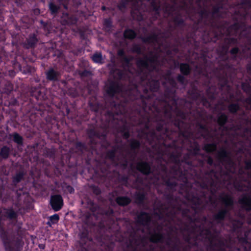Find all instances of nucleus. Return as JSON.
Masks as SVG:
<instances>
[{
  "label": "nucleus",
  "instance_id": "c03bdc74",
  "mask_svg": "<svg viewBox=\"0 0 251 251\" xmlns=\"http://www.w3.org/2000/svg\"><path fill=\"white\" fill-rule=\"evenodd\" d=\"M65 190L70 193H73L74 192V189L70 185H67L65 187Z\"/></svg>",
  "mask_w": 251,
  "mask_h": 251
},
{
  "label": "nucleus",
  "instance_id": "f03ea898",
  "mask_svg": "<svg viewBox=\"0 0 251 251\" xmlns=\"http://www.w3.org/2000/svg\"><path fill=\"white\" fill-rule=\"evenodd\" d=\"M17 212L12 208L0 207V238L6 251H21L22 223L17 220Z\"/></svg>",
  "mask_w": 251,
  "mask_h": 251
},
{
  "label": "nucleus",
  "instance_id": "423d86ee",
  "mask_svg": "<svg viewBox=\"0 0 251 251\" xmlns=\"http://www.w3.org/2000/svg\"><path fill=\"white\" fill-rule=\"evenodd\" d=\"M106 91L109 96L120 95L125 97L126 101L137 99L138 98L139 89L137 86H135L132 90H128L124 92L122 85L118 81L109 80L106 84Z\"/></svg>",
  "mask_w": 251,
  "mask_h": 251
},
{
  "label": "nucleus",
  "instance_id": "13d9d810",
  "mask_svg": "<svg viewBox=\"0 0 251 251\" xmlns=\"http://www.w3.org/2000/svg\"><path fill=\"white\" fill-rule=\"evenodd\" d=\"M133 243H132V241H131V242H130L129 245H130V246H132V245H133Z\"/></svg>",
  "mask_w": 251,
  "mask_h": 251
},
{
  "label": "nucleus",
  "instance_id": "9d476101",
  "mask_svg": "<svg viewBox=\"0 0 251 251\" xmlns=\"http://www.w3.org/2000/svg\"><path fill=\"white\" fill-rule=\"evenodd\" d=\"M221 89L223 91L224 89L227 90V96L226 97V100L228 101H239L242 100L241 98L237 97H235L232 90L231 88L227 84L226 82L224 83V84L221 86Z\"/></svg>",
  "mask_w": 251,
  "mask_h": 251
},
{
  "label": "nucleus",
  "instance_id": "393cba45",
  "mask_svg": "<svg viewBox=\"0 0 251 251\" xmlns=\"http://www.w3.org/2000/svg\"><path fill=\"white\" fill-rule=\"evenodd\" d=\"M203 149L206 152H213L217 149V145L215 143L206 144L204 145Z\"/></svg>",
  "mask_w": 251,
  "mask_h": 251
},
{
  "label": "nucleus",
  "instance_id": "72a5a7b5",
  "mask_svg": "<svg viewBox=\"0 0 251 251\" xmlns=\"http://www.w3.org/2000/svg\"><path fill=\"white\" fill-rule=\"evenodd\" d=\"M128 1L129 0H121L118 5L119 9L121 10H123L126 8Z\"/></svg>",
  "mask_w": 251,
  "mask_h": 251
},
{
  "label": "nucleus",
  "instance_id": "b1692460",
  "mask_svg": "<svg viewBox=\"0 0 251 251\" xmlns=\"http://www.w3.org/2000/svg\"><path fill=\"white\" fill-rule=\"evenodd\" d=\"M179 68L181 73L184 75H188L190 73L191 68L188 64L181 63Z\"/></svg>",
  "mask_w": 251,
  "mask_h": 251
},
{
  "label": "nucleus",
  "instance_id": "ea45409f",
  "mask_svg": "<svg viewBox=\"0 0 251 251\" xmlns=\"http://www.w3.org/2000/svg\"><path fill=\"white\" fill-rule=\"evenodd\" d=\"M194 99L197 100H198V99H201V101H202V102L203 103V104L206 102V100L205 98H204L203 97H201V95L200 94H198L197 93V94H196V95L194 97Z\"/></svg>",
  "mask_w": 251,
  "mask_h": 251
},
{
  "label": "nucleus",
  "instance_id": "39448f33",
  "mask_svg": "<svg viewBox=\"0 0 251 251\" xmlns=\"http://www.w3.org/2000/svg\"><path fill=\"white\" fill-rule=\"evenodd\" d=\"M140 146V142L135 139H132L130 141L131 150L125 149L123 146H117L113 150L108 151L106 153V156L112 161H115L116 155L117 156L118 162L116 165H120L124 168L127 167L129 161H133L136 155L135 150Z\"/></svg>",
  "mask_w": 251,
  "mask_h": 251
},
{
  "label": "nucleus",
  "instance_id": "aec40b11",
  "mask_svg": "<svg viewBox=\"0 0 251 251\" xmlns=\"http://www.w3.org/2000/svg\"><path fill=\"white\" fill-rule=\"evenodd\" d=\"M11 151L9 147L6 146H3L0 150V157L4 159L8 158Z\"/></svg>",
  "mask_w": 251,
  "mask_h": 251
},
{
  "label": "nucleus",
  "instance_id": "864d4df0",
  "mask_svg": "<svg viewBox=\"0 0 251 251\" xmlns=\"http://www.w3.org/2000/svg\"><path fill=\"white\" fill-rule=\"evenodd\" d=\"M190 237H186L185 238V240L186 242H187L188 243H190Z\"/></svg>",
  "mask_w": 251,
  "mask_h": 251
},
{
  "label": "nucleus",
  "instance_id": "a878e982",
  "mask_svg": "<svg viewBox=\"0 0 251 251\" xmlns=\"http://www.w3.org/2000/svg\"><path fill=\"white\" fill-rule=\"evenodd\" d=\"M117 204H129L131 202L130 198L127 197H119L116 198Z\"/></svg>",
  "mask_w": 251,
  "mask_h": 251
},
{
  "label": "nucleus",
  "instance_id": "dca6fc26",
  "mask_svg": "<svg viewBox=\"0 0 251 251\" xmlns=\"http://www.w3.org/2000/svg\"><path fill=\"white\" fill-rule=\"evenodd\" d=\"M61 5L54 0H50L49 2V8L52 15H56L60 11Z\"/></svg>",
  "mask_w": 251,
  "mask_h": 251
},
{
  "label": "nucleus",
  "instance_id": "8fccbe9b",
  "mask_svg": "<svg viewBox=\"0 0 251 251\" xmlns=\"http://www.w3.org/2000/svg\"><path fill=\"white\" fill-rule=\"evenodd\" d=\"M123 59H124V61L126 65H128L129 63V59L127 57H126V56H124V57L123 58Z\"/></svg>",
  "mask_w": 251,
  "mask_h": 251
},
{
  "label": "nucleus",
  "instance_id": "20e7f679",
  "mask_svg": "<svg viewBox=\"0 0 251 251\" xmlns=\"http://www.w3.org/2000/svg\"><path fill=\"white\" fill-rule=\"evenodd\" d=\"M245 169L239 171V177L233 183L235 189L243 192L240 204H251V160L245 161Z\"/></svg>",
  "mask_w": 251,
  "mask_h": 251
},
{
  "label": "nucleus",
  "instance_id": "4468645a",
  "mask_svg": "<svg viewBox=\"0 0 251 251\" xmlns=\"http://www.w3.org/2000/svg\"><path fill=\"white\" fill-rule=\"evenodd\" d=\"M38 39L35 34H30L28 38L26 39L25 42L24 43V47L26 49L34 48L37 43Z\"/></svg>",
  "mask_w": 251,
  "mask_h": 251
},
{
  "label": "nucleus",
  "instance_id": "bf43d9fd",
  "mask_svg": "<svg viewBox=\"0 0 251 251\" xmlns=\"http://www.w3.org/2000/svg\"><path fill=\"white\" fill-rule=\"evenodd\" d=\"M112 246V244H111V245H110V247H109V250H108V251H110V250H111V246Z\"/></svg>",
  "mask_w": 251,
  "mask_h": 251
},
{
  "label": "nucleus",
  "instance_id": "4be33fe9",
  "mask_svg": "<svg viewBox=\"0 0 251 251\" xmlns=\"http://www.w3.org/2000/svg\"><path fill=\"white\" fill-rule=\"evenodd\" d=\"M50 204H63V200L61 195H54L50 197Z\"/></svg>",
  "mask_w": 251,
  "mask_h": 251
},
{
  "label": "nucleus",
  "instance_id": "49530a36",
  "mask_svg": "<svg viewBox=\"0 0 251 251\" xmlns=\"http://www.w3.org/2000/svg\"><path fill=\"white\" fill-rule=\"evenodd\" d=\"M207 163L210 166H212L213 164V160L211 156H209L207 157Z\"/></svg>",
  "mask_w": 251,
  "mask_h": 251
},
{
  "label": "nucleus",
  "instance_id": "37998d69",
  "mask_svg": "<svg viewBox=\"0 0 251 251\" xmlns=\"http://www.w3.org/2000/svg\"><path fill=\"white\" fill-rule=\"evenodd\" d=\"M63 205H51V208L54 211H58L60 210Z\"/></svg>",
  "mask_w": 251,
  "mask_h": 251
},
{
  "label": "nucleus",
  "instance_id": "c85d7f7f",
  "mask_svg": "<svg viewBox=\"0 0 251 251\" xmlns=\"http://www.w3.org/2000/svg\"><path fill=\"white\" fill-rule=\"evenodd\" d=\"M146 134L147 138L151 137V140L152 141H155V140H159L161 139V137H159L157 136L154 130L151 131L149 133H146Z\"/></svg>",
  "mask_w": 251,
  "mask_h": 251
},
{
  "label": "nucleus",
  "instance_id": "e433bc0d",
  "mask_svg": "<svg viewBox=\"0 0 251 251\" xmlns=\"http://www.w3.org/2000/svg\"><path fill=\"white\" fill-rule=\"evenodd\" d=\"M91 188L93 192L96 195H98L100 193L101 191L99 187L95 185H92L91 186Z\"/></svg>",
  "mask_w": 251,
  "mask_h": 251
},
{
  "label": "nucleus",
  "instance_id": "7ed1b4c3",
  "mask_svg": "<svg viewBox=\"0 0 251 251\" xmlns=\"http://www.w3.org/2000/svg\"><path fill=\"white\" fill-rule=\"evenodd\" d=\"M208 177L200 184L201 190L200 195L197 194L195 195L193 193L192 188L190 190L186 189L184 192V197L189 201H192V204H201L207 198L210 200L212 196H216V193H218L222 187H226L227 189L230 188V181L221 182L215 176L213 170L211 171Z\"/></svg>",
  "mask_w": 251,
  "mask_h": 251
},
{
  "label": "nucleus",
  "instance_id": "603ef678",
  "mask_svg": "<svg viewBox=\"0 0 251 251\" xmlns=\"http://www.w3.org/2000/svg\"><path fill=\"white\" fill-rule=\"evenodd\" d=\"M144 195L143 194L140 195L139 197V200L140 201H142L144 200Z\"/></svg>",
  "mask_w": 251,
  "mask_h": 251
},
{
  "label": "nucleus",
  "instance_id": "6e6552de",
  "mask_svg": "<svg viewBox=\"0 0 251 251\" xmlns=\"http://www.w3.org/2000/svg\"><path fill=\"white\" fill-rule=\"evenodd\" d=\"M160 37H166L165 35H161V31L157 30L156 32L153 31L148 36L142 38V40L144 43L152 44L154 45H158L159 48V51H161V47L159 41Z\"/></svg>",
  "mask_w": 251,
  "mask_h": 251
},
{
  "label": "nucleus",
  "instance_id": "052dcab7",
  "mask_svg": "<svg viewBox=\"0 0 251 251\" xmlns=\"http://www.w3.org/2000/svg\"><path fill=\"white\" fill-rule=\"evenodd\" d=\"M20 212L21 214H23V213H24V212H25V211L23 212V211H22L20 210V212Z\"/></svg>",
  "mask_w": 251,
  "mask_h": 251
},
{
  "label": "nucleus",
  "instance_id": "473e14b6",
  "mask_svg": "<svg viewBox=\"0 0 251 251\" xmlns=\"http://www.w3.org/2000/svg\"><path fill=\"white\" fill-rule=\"evenodd\" d=\"M131 50L138 54H141L142 53V49L139 45L134 44L131 47Z\"/></svg>",
  "mask_w": 251,
  "mask_h": 251
},
{
  "label": "nucleus",
  "instance_id": "cd10ccee",
  "mask_svg": "<svg viewBox=\"0 0 251 251\" xmlns=\"http://www.w3.org/2000/svg\"><path fill=\"white\" fill-rule=\"evenodd\" d=\"M93 61L97 63L102 64V54L100 52L96 53L92 56Z\"/></svg>",
  "mask_w": 251,
  "mask_h": 251
},
{
  "label": "nucleus",
  "instance_id": "4c0bfd02",
  "mask_svg": "<svg viewBox=\"0 0 251 251\" xmlns=\"http://www.w3.org/2000/svg\"><path fill=\"white\" fill-rule=\"evenodd\" d=\"M177 80L182 85L185 84L186 79L184 76L179 75L177 77Z\"/></svg>",
  "mask_w": 251,
  "mask_h": 251
},
{
  "label": "nucleus",
  "instance_id": "2f4dec72",
  "mask_svg": "<svg viewBox=\"0 0 251 251\" xmlns=\"http://www.w3.org/2000/svg\"><path fill=\"white\" fill-rule=\"evenodd\" d=\"M121 131L123 133V136L125 139H128L129 137V133L128 129L127 128L126 125H124L123 126Z\"/></svg>",
  "mask_w": 251,
  "mask_h": 251
},
{
  "label": "nucleus",
  "instance_id": "de8ad7c7",
  "mask_svg": "<svg viewBox=\"0 0 251 251\" xmlns=\"http://www.w3.org/2000/svg\"><path fill=\"white\" fill-rule=\"evenodd\" d=\"M210 91H211V88H209V89H208L207 90V93L208 94V96L209 97V98H210L211 99H214L215 98V94L213 93L211 95H209V93Z\"/></svg>",
  "mask_w": 251,
  "mask_h": 251
},
{
  "label": "nucleus",
  "instance_id": "7c9ffc66",
  "mask_svg": "<svg viewBox=\"0 0 251 251\" xmlns=\"http://www.w3.org/2000/svg\"><path fill=\"white\" fill-rule=\"evenodd\" d=\"M143 180L139 178L136 179V181L134 183V186L137 189H142L143 187Z\"/></svg>",
  "mask_w": 251,
  "mask_h": 251
},
{
  "label": "nucleus",
  "instance_id": "0e129e2a",
  "mask_svg": "<svg viewBox=\"0 0 251 251\" xmlns=\"http://www.w3.org/2000/svg\"><path fill=\"white\" fill-rule=\"evenodd\" d=\"M8 173H5V175H8Z\"/></svg>",
  "mask_w": 251,
  "mask_h": 251
},
{
  "label": "nucleus",
  "instance_id": "412c9836",
  "mask_svg": "<svg viewBox=\"0 0 251 251\" xmlns=\"http://www.w3.org/2000/svg\"><path fill=\"white\" fill-rule=\"evenodd\" d=\"M227 116L224 113L220 114L218 118V123L221 128H226V131L227 130V127L224 126V125L227 121Z\"/></svg>",
  "mask_w": 251,
  "mask_h": 251
},
{
  "label": "nucleus",
  "instance_id": "09e8293b",
  "mask_svg": "<svg viewBox=\"0 0 251 251\" xmlns=\"http://www.w3.org/2000/svg\"><path fill=\"white\" fill-rule=\"evenodd\" d=\"M158 160H165V156L163 153H160L159 154Z\"/></svg>",
  "mask_w": 251,
  "mask_h": 251
},
{
  "label": "nucleus",
  "instance_id": "c9c22d12",
  "mask_svg": "<svg viewBox=\"0 0 251 251\" xmlns=\"http://www.w3.org/2000/svg\"><path fill=\"white\" fill-rule=\"evenodd\" d=\"M56 1L61 6H63L65 9H68V0H56Z\"/></svg>",
  "mask_w": 251,
  "mask_h": 251
},
{
  "label": "nucleus",
  "instance_id": "f3484780",
  "mask_svg": "<svg viewBox=\"0 0 251 251\" xmlns=\"http://www.w3.org/2000/svg\"><path fill=\"white\" fill-rule=\"evenodd\" d=\"M26 173L24 170H21L16 173L14 175L12 178V185L16 186L18 183L21 182L24 177Z\"/></svg>",
  "mask_w": 251,
  "mask_h": 251
},
{
  "label": "nucleus",
  "instance_id": "5701e85b",
  "mask_svg": "<svg viewBox=\"0 0 251 251\" xmlns=\"http://www.w3.org/2000/svg\"><path fill=\"white\" fill-rule=\"evenodd\" d=\"M13 140L19 146H23L24 144V138L19 133L14 132L12 134Z\"/></svg>",
  "mask_w": 251,
  "mask_h": 251
},
{
  "label": "nucleus",
  "instance_id": "e2e57ef3",
  "mask_svg": "<svg viewBox=\"0 0 251 251\" xmlns=\"http://www.w3.org/2000/svg\"><path fill=\"white\" fill-rule=\"evenodd\" d=\"M158 217H159V218H161L162 216L161 215H159Z\"/></svg>",
  "mask_w": 251,
  "mask_h": 251
},
{
  "label": "nucleus",
  "instance_id": "6ab92c4d",
  "mask_svg": "<svg viewBox=\"0 0 251 251\" xmlns=\"http://www.w3.org/2000/svg\"><path fill=\"white\" fill-rule=\"evenodd\" d=\"M63 17L65 18L64 19L62 20L61 23L62 25H74L76 23V19L73 16L69 17L68 14L67 13L63 12L62 18Z\"/></svg>",
  "mask_w": 251,
  "mask_h": 251
},
{
  "label": "nucleus",
  "instance_id": "6e6d98bb",
  "mask_svg": "<svg viewBox=\"0 0 251 251\" xmlns=\"http://www.w3.org/2000/svg\"><path fill=\"white\" fill-rule=\"evenodd\" d=\"M1 193H2V188L1 187H0V197L1 196Z\"/></svg>",
  "mask_w": 251,
  "mask_h": 251
},
{
  "label": "nucleus",
  "instance_id": "f8f14e48",
  "mask_svg": "<svg viewBox=\"0 0 251 251\" xmlns=\"http://www.w3.org/2000/svg\"><path fill=\"white\" fill-rule=\"evenodd\" d=\"M45 75L47 79L51 81H57L60 77V73L55 71L52 68H50L49 70L46 71Z\"/></svg>",
  "mask_w": 251,
  "mask_h": 251
},
{
  "label": "nucleus",
  "instance_id": "0eeeda50",
  "mask_svg": "<svg viewBox=\"0 0 251 251\" xmlns=\"http://www.w3.org/2000/svg\"><path fill=\"white\" fill-rule=\"evenodd\" d=\"M216 158L220 164L224 165L230 172L234 170V163L232 161L230 153L224 149H221L217 152Z\"/></svg>",
  "mask_w": 251,
  "mask_h": 251
},
{
  "label": "nucleus",
  "instance_id": "2eb2a0df",
  "mask_svg": "<svg viewBox=\"0 0 251 251\" xmlns=\"http://www.w3.org/2000/svg\"><path fill=\"white\" fill-rule=\"evenodd\" d=\"M238 43V39L234 38H226L224 45L223 46L222 51L223 53H226L228 50L229 46L231 45H236Z\"/></svg>",
  "mask_w": 251,
  "mask_h": 251
},
{
  "label": "nucleus",
  "instance_id": "3c124183",
  "mask_svg": "<svg viewBox=\"0 0 251 251\" xmlns=\"http://www.w3.org/2000/svg\"><path fill=\"white\" fill-rule=\"evenodd\" d=\"M118 74H119V78L122 79L123 78V73L121 71H118Z\"/></svg>",
  "mask_w": 251,
  "mask_h": 251
},
{
  "label": "nucleus",
  "instance_id": "a18cd8bd",
  "mask_svg": "<svg viewBox=\"0 0 251 251\" xmlns=\"http://www.w3.org/2000/svg\"><path fill=\"white\" fill-rule=\"evenodd\" d=\"M118 56H119L122 58H124V56H126L125 54V51L123 50H120L118 51Z\"/></svg>",
  "mask_w": 251,
  "mask_h": 251
},
{
  "label": "nucleus",
  "instance_id": "1a4fd4ad",
  "mask_svg": "<svg viewBox=\"0 0 251 251\" xmlns=\"http://www.w3.org/2000/svg\"><path fill=\"white\" fill-rule=\"evenodd\" d=\"M225 207L223 209L220 210L218 213L214 215L215 219L219 223H221L225 218H228L230 220L232 221L230 216V213L229 209L233 205H225Z\"/></svg>",
  "mask_w": 251,
  "mask_h": 251
},
{
  "label": "nucleus",
  "instance_id": "4d7b16f0",
  "mask_svg": "<svg viewBox=\"0 0 251 251\" xmlns=\"http://www.w3.org/2000/svg\"><path fill=\"white\" fill-rule=\"evenodd\" d=\"M101 9H102V10H104L105 9V6H102Z\"/></svg>",
  "mask_w": 251,
  "mask_h": 251
},
{
  "label": "nucleus",
  "instance_id": "f257e3e1",
  "mask_svg": "<svg viewBox=\"0 0 251 251\" xmlns=\"http://www.w3.org/2000/svg\"><path fill=\"white\" fill-rule=\"evenodd\" d=\"M209 0H197L198 9H196L194 0H148L150 2L155 18L162 9L165 14L172 17L176 25L181 26L184 23L181 14L185 13L198 25L210 26L214 37L217 39L226 35H235L239 40L243 39L245 46L242 51L235 47L229 52L234 59H236L239 53L241 56L251 58V26H247L245 23L246 17L251 11V0H243L234 12L233 19L236 22L228 27L217 25L216 22L217 18L226 17L227 10L225 2L216 0V4L209 7L210 3L211 4Z\"/></svg>",
  "mask_w": 251,
  "mask_h": 251
},
{
  "label": "nucleus",
  "instance_id": "a211bd4d",
  "mask_svg": "<svg viewBox=\"0 0 251 251\" xmlns=\"http://www.w3.org/2000/svg\"><path fill=\"white\" fill-rule=\"evenodd\" d=\"M219 197L220 200L223 202V204H233L232 198L228 193L222 192L219 194Z\"/></svg>",
  "mask_w": 251,
  "mask_h": 251
},
{
  "label": "nucleus",
  "instance_id": "9b49d317",
  "mask_svg": "<svg viewBox=\"0 0 251 251\" xmlns=\"http://www.w3.org/2000/svg\"><path fill=\"white\" fill-rule=\"evenodd\" d=\"M136 169L144 175H149L151 172V166L145 161H139L136 164Z\"/></svg>",
  "mask_w": 251,
  "mask_h": 251
},
{
  "label": "nucleus",
  "instance_id": "f704fd0d",
  "mask_svg": "<svg viewBox=\"0 0 251 251\" xmlns=\"http://www.w3.org/2000/svg\"><path fill=\"white\" fill-rule=\"evenodd\" d=\"M59 219V217L58 215L57 214H55L53 215H51L49 217L50 221L53 224L57 223Z\"/></svg>",
  "mask_w": 251,
  "mask_h": 251
},
{
  "label": "nucleus",
  "instance_id": "a19ab883",
  "mask_svg": "<svg viewBox=\"0 0 251 251\" xmlns=\"http://www.w3.org/2000/svg\"><path fill=\"white\" fill-rule=\"evenodd\" d=\"M109 114L111 115L113 118H114L115 115H119L120 114H122L123 112L121 110H117L116 111L113 112H109Z\"/></svg>",
  "mask_w": 251,
  "mask_h": 251
},
{
  "label": "nucleus",
  "instance_id": "58836bf2",
  "mask_svg": "<svg viewBox=\"0 0 251 251\" xmlns=\"http://www.w3.org/2000/svg\"><path fill=\"white\" fill-rule=\"evenodd\" d=\"M79 75L81 76H88L91 75V72L90 71L85 70L79 72Z\"/></svg>",
  "mask_w": 251,
  "mask_h": 251
},
{
  "label": "nucleus",
  "instance_id": "ddd939ff",
  "mask_svg": "<svg viewBox=\"0 0 251 251\" xmlns=\"http://www.w3.org/2000/svg\"><path fill=\"white\" fill-rule=\"evenodd\" d=\"M87 134L92 142H93V139L95 137L100 139L101 138H104L106 136V132L105 130H103L102 132H100L93 128L88 129Z\"/></svg>",
  "mask_w": 251,
  "mask_h": 251
},
{
  "label": "nucleus",
  "instance_id": "680f3d73",
  "mask_svg": "<svg viewBox=\"0 0 251 251\" xmlns=\"http://www.w3.org/2000/svg\"><path fill=\"white\" fill-rule=\"evenodd\" d=\"M117 105L116 104H115V109L117 110Z\"/></svg>",
  "mask_w": 251,
  "mask_h": 251
},
{
  "label": "nucleus",
  "instance_id": "bb28decb",
  "mask_svg": "<svg viewBox=\"0 0 251 251\" xmlns=\"http://www.w3.org/2000/svg\"><path fill=\"white\" fill-rule=\"evenodd\" d=\"M124 37L129 39H133L136 37V33L132 29H126L124 33Z\"/></svg>",
  "mask_w": 251,
  "mask_h": 251
},
{
  "label": "nucleus",
  "instance_id": "5fc2aeb1",
  "mask_svg": "<svg viewBox=\"0 0 251 251\" xmlns=\"http://www.w3.org/2000/svg\"><path fill=\"white\" fill-rule=\"evenodd\" d=\"M242 206V208H244V206H248V208H251V205H241Z\"/></svg>",
  "mask_w": 251,
  "mask_h": 251
},
{
  "label": "nucleus",
  "instance_id": "c756f323",
  "mask_svg": "<svg viewBox=\"0 0 251 251\" xmlns=\"http://www.w3.org/2000/svg\"><path fill=\"white\" fill-rule=\"evenodd\" d=\"M240 109L238 103H231L228 106V109L231 113H235Z\"/></svg>",
  "mask_w": 251,
  "mask_h": 251
},
{
  "label": "nucleus",
  "instance_id": "79ce46f5",
  "mask_svg": "<svg viewBox=\"0 0 251 251\" xmlns=\"http://www.w3.org/2000/svg\"><path fill=\"white\" fill-rule=\"evenodd\" d=\"M104 26L109 28L111 26V22L109 19H105L104 21Z\"/></svg>",
  "mask_w": 251,
  "mask_h": 251
}]
</instances>
